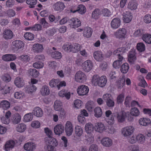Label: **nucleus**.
<instances>
[{
	"label": "nucleus",
	"mask_w": 151,
	"mask_h": 151,
	"mask_svg": "<svg viewBox=\"0 0 151 151\" xmlns=\"http://www.w3.org/2000/svg\"><path fill=\"white\" fill-rule=\"evenodd\" d=\"M107 80L105 76L99 77L98 75H94L92 79V83L95 86L98 85L101 87H103L106 84Z\"/></svg>",
	"instance_id": "f257e3e1"
},
{
	"label": "nucleus",
	"mask_w": 151,
	"mask_h": 151,
	"mask_svg": "<svg viewBox=\"0 0 151 151\" xmlns=\"http://www.w3.org/2000/svg\"><path fill=\"white\" fill-rule=\"evenodd\" d=\"M121 49H118L114 50L113 52L114 55H116L118 57V60H117L114 62L113 64V66L115 68H119L122 64V61L123 58V57L121 55L120 52Z\"/></svg>",
	"instance_id": "f03ea898"
},
{
	"label": "nucleus",
	"mask_w": 151,
	"mask_h": 151,
	"mask_svg": "<svg viewBox=\"0 0 151 151\" xmlns=\"http://www.w3.org/2000/svg\"><path fill=\"white\" fill-rule=\"evenodd\" d=\"M134 127L130 125L123 128L121 129V132L124 137H127L131 135L134 131Z\"/></svg>",
	"instance_id": "7ed1b4c3"
},
{
	"label": "nucleus",
	"mask_w": 151,
	"mask_h": 151,
	"mask_svg": "<svg viewBox=\"0 0 151 151\" xmlns=\"http://www.w3.org/2000/svg\"><path fill=\"white\" fill-rule=\"evenodd\" d=\"M127 33V31L124 28H120L114 33L116 37L119 39L124 38Z\"/></svg>",
	"instance_id": "20e7f679"
},
{
	"label": "nucleus",
	"mask_w": 151,
	"mask_h": 151,
	"mask_svg": "<svg viewBox=\"0 0 151 151\" xmlns=\"http://www.w3.org/2000/svg\"><path fill=\"white\" fill-rule=\"evenodd\" d=\"M83 69L85 72H88L90 71L92 68L93 64L90 60H87L82 64Z\"/></svg>",
	"instance_id": "39448f33"
},
{
	"label": "nucleus",
	"mask_w": 151,
	"mask_h": 151,
	"mask_svg": "<svg viewBox=\"0 0 151 151\" xmlns=\"http://www.w3.org/2000/svg\"><path fill=\"white\" fill-rule=\"evenodd\" d=\"M68 22L70 27L75 28L80 26L81 22L80 20L76 18H72L68 20Z\"/></svg>",
	"instance_id": "423d86ee"
},
{
	"label": "nucleus",
	"mask_w": 151,
	"mask_h": 151,
	"mask_svg": "<svg viewBox=\"0 0 151 151\" xmlns=\"http://www.w3.org/2000/svg\"><path fill=\"white\" fill-rule=\"evenodd\" d=\"M127 114L124 111H122L115 114L114 116L116 117L118 121L120 123L124 122L127 117Z\"/></svg>",
	"instance_id": "0eeeda50"
},
{
	"label": "nucleus",
	"mask_w": 151,
	"mask_h": 151,
	"mask_svg": "<svg viewBox=\"0 0 151 151\" xmlns=\"http://www.w3.org/2000/svg\"><path fill=\"white\" fill-rule=\"evenodd\" d=\"M36 144L31 142L25 143L23 146V148L27 151H33L36 149Z\"/></svg>",
	"instance_id": "6e6552de"
},
{
	"label": "nucleus",
	"mask_w": 151,
	"mask_h": 151,
	"mask_svg": "<svg viewBox=\"0 0 151 151\" xmlns=\"http://www.w3.org/2000/svg\"><path fill=\"white\" fill-rule=\"evenodd\" d=\"M12 45L14 49L18 50L24 47V44L22 41L19 40H16L12 42Z\"/></svg>",
	"instance_id": "1a4fd4ad"
},
{
	"label": "nucleus",
	"mask_w": 151,
	"mask_h": 151,
	"mask_svg": "<svg viewBox=\"0 0 151 151\" xmlns=\"http://www.w3.org/2000/svg\"><path fill=\"white\" fill-rule=\"evenodd\" d=\"M75 79L78 82L82 83L86 79V76L85 74L81 71H78L76 73Z\"/></svg>",
	"instance_id": "9d476101"
},
{
	"label": "nucleus",
	"mask_w": 151,
	"mask_h": 151,
	"mask_svg": "<svg viewBox=\"0 0 151 151\" xmlns=\"http://www.w3.org/2000/svg\"><path fill=\"white\" fill-rule=\"evenodd\" d=\"M65 130L66 134L68 136L72 135L73 131V127L72 123L69 121L66 122L65 126Z\"/></svg>",
	"instance_id": "9b49d317"
},
{
	"label": "nucleus",
	"mask_w": 151,
	"mask_h": 151,
	"mask_svg": "<svg viewBox=\"0 0 151 151\" xmlns=\"http://www.w3.org/2000/svg\"><path fill=\"white\" fill-rule=\"evenodd\" d=\"M89 88L85 85H81L78 87L77 89L78 93L80 95H86L88 92Z\"/></svg>",
	"instance_id": "f8f14e48"
},
{
	"label": "nucleus",
	"mask_w": 151,
	"mask_h": 151,
	"mask_svg": "<svg viewBox=\"0 0 151 151\" xmlns=\"http://www.w3.org/2000/svg\"><path fill=\"white\" fill-rule=\"evenodd\" d=\"M121 23V21L120 18L118 17L115 18L111 22V27L113 29H116L120 27Z\"/></svg>",
	"instance_id": "ddd939ff"
},
{
	"label": "nucleus",
	"mask_w": 151,
	"mask_h": 151,
	"mask_svg": "<svg viewBox=\"0 0 151 151\" xmlns=\"http://www.w3.org/2000/svg\"><path fill=\"white\" fill-rule=\"evenodd\" d=\"M94 128L96 131L100 133L102 132L106 129L104 124L101 122L96 123Z\"/></svg>",
	"instance_id": "4468645a"
},
{
	"label": "nucleus",
	"mask_w": 151,
	"mask_h": 151,
	"mask_svg": "<svg viewBox=\"0 0 151 151\" xmlns=\"http://www.w3.org/2000/svg\"><path fill=\"white\" fill-rule=\"evenodd\" d=\"M13 36V33L11 30L5 29L4 30L3 33V37L5 40L11 39L12 38Z\"/></svg>",
	"instance_id": "2eb2a0df"
},
{
	"label": "nucleus",
	"mask_w": 151,
	"mask_h": 151,
	"mask_svg": "<svg viewBox=\"0 0 151 151\" xmlns=\"http://www.w3.org/2000/svg\"><path fill=\"white\" fill-rule=\"evenodd\" d=\"M54 130L56 134L60 135L64 132V128L62 124H58L54 127Z\"/></svg>",
	"instance_id": "dca6fc26"
},
{
	"label": "nucleus",
	"mask_w": 151,
	"mask_h": 151,
	"mask_svg": "<svg viewBox=\"0 0 151 151\" xmlns=\"http://www.w3.org/2000/svg\"><path fill=\"white\" fill-rule=\"evenodd\" d=\"M14 83L16 86L18 88L22 87L25 84L23 79L19 77H17L15 78Z\"/></svg>",
	"instance_id": "f3484780"
},
{
	"label": "nucleus",
	"mask_w": 151,
	"mask_h": 151,
	"mask_svg": "<svg viewBox=\"0 0 151 151\" xmlns=\"http://www.w3.org/2000/svg\"><path fill=\"white\" fill-rule=\"evenodd\" d=\"M65 7V6L64 4L61 1L58 2L53 5L54 9L57 11H62L63 10Z\"/></svg>",
	"instance_id": "a211bd4d"
},
{
	"label": "nucleus",
	"mask_w": 151,
	"mask_h": 151,
	"mask_svg": "<svg viewBox=\"0 0 151 151\" xmlns=\"http://www.w3.org/2000/svg\"><path fill=\"white\" fill-rule=\"evenodd\" d=\"M101 143L103 146L106 147H109L112 144V140L108 137L102 139L101 140Z\"/></svg>",
	"instance_id": "6ab92c4d"
},
{
	"label": "nucleus",
	"mask_w": 151,
	"mask_h": 151,
	"mask_svg": "<svg viewBox=\"0 0 151 151\" xmlns=\"http://www.w3.org/2000/svg\"><path fill=\"white\" fill-rule=\"evenodd\" d=\"M93 57L97 61H101L103 60L104 55L102 52L99 51L94 52L93 54Z\"/></svg>",
	"instance_id": "aec40b11"
},
{
	"label": "nucleus",
	"mask_w": 151,
	"mask_h": 151,
	"mask_svg": "<svg viewBox=\"0 0 151 151\" xmlns=\"http://www.w3.org/2000/svg\"><path fill=\"white\" fill-rule=\"evenodd\" d=\"M32 50L34 52L38 53L41 52L43 50V48L42 44L37 43L33 45Z\"/></svg>",
	"instance_id": "412c9836"
},
{
	"label": "nucleus",
	"mask_w": 151,
	"mask_h": 151,
	"mask_svg": "<svg viewBox=\"0 0 151 151\" xmlns=\"http://www.w3.org/2000/svg\"><path fill=\"white\" fill-rule=\"evenodd\" d=\"M16 59V57L13 54H7L2 56V59L4 61H13Z\"/></svg>",
	"instance_id": "4be33fe9"
},
{
	"label": "nucleus",
	"mask_w": 151,
	"mask_h": 151,
	"mask_svg": "<svg viewBox=\"0 0 151 151\" xmlns=\"http://www.w3.org/2000/svg\"><path fill=\"white\" fill-rule=\"evenodd\" d=\"M86 11V9L85 7L82 4L79 5L77 7V9L74 11H71L73 13H75L76 12H78L80 14H84Z\"/></svg>",
	"instance_id": "5701e85b"
},
{
	"label": "nucleus",
	"mask_w": 151,
	"mask_h": 151,
	"mask_svg": "<svg viewBox=\"0 0 151 151\" xmlns=\"http://www.w3.org/2000/svg\"><path fill=\"white\" fill-rule=\"evenodd\" d=\"M15 145V142L13 140H9L5 143L4 149L6 151H8L10 149L13 148Z\"/></svg>",
	"instance_id": "b1692460"
},
{
	"label": "nucleus",
	"mask_w": 151,
	"mask_h": 151,
	"mask_svg": "<svg viewBox=\"0 0 151 151\" xmlns=\"http://www.w3.org/2000/svg\"><path fill=\"white\" fill-rule=\"evenodd\" d=\"M32 114L37 117H41L43 114L42 109L38 107L35 108L32 111Z\"/></svg>",
	"instance_id": "393cba45"
},
{
	"label": "nucleus",
	"mask_w": 151,
	"mask_h": 151,
	"mask_svg": "<svg viewBox=\"0 0 151 151\" xmlns=\"http://www.w3.org/2000/svg\"><path fill=\"white\" fill-rule=\"evenodd\" d=\"M137 142L139 144H144L146 142L145 136L141 133L137 135Z\"/></svg>",
	"instance_id": "a878e982"
},
{
	"label": "nucleus",
	"mask_w": 151,
	"mask_h": 151,
	"mask_svg": "<svg viewBox=\"0 0 151 151\" xmlns=\"http://www.w3.org/2000/svg\"><path fill=\"white\" fill-rule=\"evenodd\" d=\"M75 137H80L83 133L82 128L79 126H77L75 128Z\"/></svg>",
	"instance_id": "bb28decb"
},
{
	"label": "nucleus",
	"mask_w": 151,
	"mask_h": 151,
	"mask_svg": "<svg viewBox=\"0 0 151 151\" xmlns=\"http://www.w3.org/2000/svg\"><path fill=\"white\" fill-rule=\"evenodd\" d=\"M37 88L35 86L30 85L27 86L24 88V90L27 93H32L36 90Z\"/></svg>",
	"instance_id": "cd10ccee"
},
{
	"label": "nucleus",
	"mask_w": 151,
	"mask_h": 151,
	"mask_svg": "<svg viewBox=\"0 0 151 151\" xmlns=\"http://www.w3.org/2000/svg\"><path fill=\"white\" fill-rule=\"evenodd\" d=\"M123 16L124 22L126 23H128L130 22L132 19V15L129 12H127L126 13L124 14Z\"/></svg>",
	"instance_id": "c85d7f7f"
},
{
	"label": "nucleus",
	"mask_w": 151,
	"mask_h": 151,
	"mask_svg": "<svg viewBox=\"0 0 151 151\" xmlns=\"http://www.w3.org/2000/svg\"><path fill=\"white\" fill-rule=\"evenodd\" d=\"M85 129L87 133L90 134L93 132L94 127L91 123H88L86 124L85 125Z\"/></svg>",
	"instance_id": "c756f323"
},
{
	"label": "nucleus",
	"mask_w": 151,
	"mask_h": 151,
	"mask_svg": "<svg viewBox=\"0 0 151 151\" xmlns=\"http://www.w3.org/2000/svg\"><path fill=\"white\" fill-rule=\"evenodd\" d=\"M28 73L29 76L33 77L36 78L39 75V72L35 69L30 68L28 70Z\"/></svg>",
	"instance_id": "7c9ffc66"
},
{
	"label": "nucleus",
	"mask_w": 151,
	"mask_h": 151,
	"mask_svg": "<svg viewBox=\"0 0 151 151\" xmlns=\"http://www.w3.org/2000/svg\"><path fill=\"white\" fill-rule=\"evenodd\" d=\"M101 14V11L100 10L98 9H96L92 13V17L95 19H98Z\"/></svg>",
	"instance_id": "2f4dec72"
},
{
	"label": "nucleus",
	"mask_w": 151,
	"mask_h": 151,
	"mask_svg": "<svg viewBox=\"0 0 151 151\" xmlns=\"http://www.w3.org/2000/svg\"><path fill=\"white\" fill-rule=\"evenodd\" d=\"M143 40L146 43L151 44V35L149 34H145L142 36Z\"/></svg>",
	"instance_id": "473e14b6"
},
{
	"label": "nucleus",
	"mask_w": 151,
	"mask_h": 151,
	"mask_svg": "<svg viewBox=\"0 0 151 151\" xmlns=\"http://www.w3.org/2000/svg\"><path fill=\"white\" fill-rule=\"evenodd\" d=\"M92 29L90 27H86L84 29L83 31V35L87 37H90L92 34Z\"/></svg>",
	"instance_id": "72a5a7b5"
},
{
	"label": "nucleus",
	"mask_w": 151,
	"mask_h": 151,
	"mask_svg": "<svg viewBox=\"0 0 151 151\" xmlns=\"http://www.w3.org/2000/svg\"><path fill=\"white\" fill-rule=\"evenodd\" d=\"M139 122L141 125L143 126H147L148 124H150V120L149 118H143L140 119Z\"/></svg>",
	"instance_id": "f704fd0d"
},
{
	"label": "nucleus",
	"mask_w": 151,
	"mask_h": 151,
	"mask_svg": "<svg viewBox=\"0 0 151 151\" xmlns=\"http://www.w3.org/2000/svg\"><path fill=\"white\" fill-rule=\"evenodd\" d=\"M21 119V116L18 114H14L11 119L14 124L19 123L20 122Z\"/></svg>",
	"instance_id": "c9c22d12"
},
{
	"label": "nucleus",
	"mask_w": 151,
	"mask_h": 151,
	"mask_svg": "<svg viewBox=\"0 0 151 151\" xmlns=\"http://www.w3.org/2000/svg\"><path fill=\"white\" fill-rule=\"evenodd\" d=\"M42 95L43 96L48 95L50 93L48 87L46 85L43 86L40 91Z\"/></svg>",
	"instance_id": "e433bc0d"
},
{
	"label": "nucleus",
	"mask_w": 151,
	"mask_h": 151,
	"mask_svg": "<svg viewBox=\"0 0 151 151\" xmlns=\"http://www.w3.org/2000/svg\"><path fill=\"white\" fill-rule=\"evenodd\" d=\"M94 116L96 118L101 117L102 114V110L100 107H97L94 109Z\"/></svg>",
	"instance_id": "4c0bfd02"
},
{
	"label": "nucleus",
	"mask_w": 151,
	"mask_h": 151,
	"mask_svg": "<svg viewBox=\"0 0 151 151\" xmlns=\"http://www.w3.org/2000/svg\"><path fill=\"white\" fill-rule=\"evenodd\" d=\"M26 129V126L24 123H20L18 124L16 127V130L19 132H24Z\"/></svg>",
	"instance_id": "58836bf2"
},
{
	"label": "nucleus",
	"mask_w": 151,
	"mask_h": 151,
	"mask_svg": "<svg viewBox=\"0 0 151 151\" xmlns=\"http://www.w3.org/2000/svg\"><path fill=\"white\" fill-rule=\"evenodd\" d=\"M137 4L135 1H131L129 3L127 7L132 10H135L137 9Z\"/></svg>",
	"instance_id": "ea45409f"
},
{
	"label": "nucleus",
	"mask_w": 151,
	"mask_h": 151,
	"mask_svg": "<svg viewBox=\"0 0 151 151\" xmlns=\"http://www.w3.org/2000/svg\"><path fill=\"white\" fill-rule=\"evenodd\" d=\"M10 106V103L8 101L3 100L1 101V108L4 110L8 109Z\"/></svg>",
	"instance_id": "a19ab883"
},
{
	"label": "nucleus",
	"mask_w": 151,
	"mask_h": 151,
	"mask_svg": "<svg viewBox=\"0 0 151 151\" xmlns=\"http://www.w3.org/2000/svg\"><path fill=\"white\" fill-rule=\"evenodd\" d=\"M62 103L59 100H56L55 102L54 105V109L56 111H60L61 109Z\"/></svg>",
	"instance_id": "79ce46f5"
},
{
	"label": "nucleus",
	"mask_w": 151,
	"mask_h": 151,
	"mask_svg": "<svg viewBox=\"0 0 151 151\" xmlns=\"http://www.w3.org/2000/svg\"><path fill=\"white\" fill-rule=\"evenodd\" d=\"M51 56L55 59H60L62 57V55L60 52L57 51H54L51 53Z\"/></svg>",
	"instance_id": "37998d69"
},
{
	"label": "nucleus",
	"mask_w": 151,
	"mask_h": 151,
	"mask_svg": "<svg viewBox=\"0 0 151 151\" xmlns=\"http://www.w3.org/2000/svg\"><path fill=\"white\" fill-rule=\"evenodd\" d=\"M129 69V66L127 63H125L123 64L121 68V71L122 73H126L128 71Z\"/></svg>",
	"instance_id": "c03bdc74"
},
{
	"label": "nucleus",
	"mask_w": 151,
	"mask_h": 151,
	"mask_svg": "<svg viewBox=\"0 0 151 151\" xmlns=\"http://www.w3.org/2000/svg\"><path fill=\"white\" fill-rule=\"evenodd\" d=\"M128 61L131 63L132 62L136 60L135 53L134 51H130L128 55Z\"/></svg>",
	"instance_id": "a18cd8bd"
},
{
	"label": "nucleus",
	"mask_w": 151,
	"mask_h": 151,
	"mask_svg": "<svg viewBox=\"0 0 151 151\" xmlns=\"http://www.w3.org/2000/svg\"><path fill=\"white\" fill-rule=\"evenodd\" d=\"M48 143L52 146L56 147L58 145V142L57 140L55 138L51 137V138L46 139Z\"/></svg>",
	"instance_id": "49530a36"
},
{
	"label": "nucleus",
	"mask_w": 151,
	"mask_h": 151,
	"mask_svg": "<svg viewBox=\"0 0 151 151\" xmlns=\"http://www.w3.org/2000/svg\"><path fill=\"white\" fill-rule=\"evenodd\" d=\"M94 107V104L93 101H88L86 104V108L87 110L91 111Z\"/></svg>",
	"instance_id": "de8ad7c7"
},
{
	"label": "nucleus",
	"mask_w": 151,
	"mask_h": 151,
	"mask_svg": "<svg viewBox=\"0 0 151 151\" xmlns=\"http://www.w3.org/2000/svg\"><path fill=\"white\" fill-rule=\"evenodd\" d=\"M33 115L32 113H29L25 114L24 117V121L25 122L31 121L33 118Z\"/></svg>",
	"instance_id": "09e8293b"
},
{
	"label": "nucleus",
	"mask_w": 151,
	"mask_h": 151,
	"mask_svg": "<svg viewBox=\"0 0 151 151\" xmlns=\"http://www.w3.org/2000/svg\"><path fill=\"white\" fill-rule=\"evenodd\" d=\"M81 46L78 43H75L72 45L71 51L73 52H76L80 51Z\"/></svg>",
	"instance_id": "8fccbe9b"
},
{
	"label": "nucleus",
	"mask_w": 151,
	"mask_h": 151,
	"mask_svg": "<svg viewBox=\"0 0 151 151\" xmlns=\"http://www.w3.org/2000/svg\"><path fill=\"white\" fill-rule=\"evenodd\" d=\"M130 114L132 116H137L139 114V111L137 108L134 107L131 109Z\"/></svg>",
	"instance_id": "3c124183"
},
{
	"label": "nucleus",
	"mask_w": 151,
	"mask_h": 151,
	"mask_svg": "<svg viewBox=\"0 0 151 151\" xmlns=\"http://www.w3.org/2000/svg\"><path fill=\"white\" fill-rule=\"evenodd\" d=\"M101 14L106 17H109L111 15L110 11L107 8H104L102 10Z\"/></svg>",
	"instance_id": "603ef678"
},
{
	"label": "nucleus",
	"mask_w": 151,
	"mask_h": 151,
	"mask_svg": "<svg viewBox=\"0 0 151 151\" xmlns=\"http://www.w3.org/2000/svg\"><path fill=\"white\" fill-rule=\"evenodd\" d=\"M26 2L27 4L29 5V7L33 8L37 4V0H26Z\"/></svg>",
	"instance_id": "864d4df0"
},
{
	"label": "nucleus",
	"mask_w": 151,
	"mask_h": 151,
	"mask_svg": "<svg viewBox=\"0 0 151 151\" xmlns=\"http://www.w3.org/2000/svg\"><path fill=\"white\" fill-rule=\"evenodd\" d=\"M19 59L24 62H27L29 61L30 58L28 55H23L19 57Z\"/></svg>",
	"instance_id": "5fc2aeb1"
},
{
	"label": "nucleus",
	"mask_w": 151,
	"mask_h": 151,
	"mask_svg": "<svg viewBox=\"0 0 151 151\" xmlns=\"http://www.w3.org/2000/svg\"><path fill=\"white\" fill-rule=\"evenodd\" d=\"M137 48L139 51L143 52L145 50V46L143 43L140 42L137 44Z\"/></svg>",
	"instance_id": "6e6d98bb"
},
{
	"label": "nucleus",
	"mask_w": 151,
	"mask_h": 151,
	"mask_svg": "<svg viewBox=\"0 0 151 151\" xmlns=\"http://www.w3.org/2000/svg\"><path fill=\"white\" fill-rule=\"evenodd\" d=\"M59 83L58 79H53L51 80L49 83V85L52 87H53L57 86V87L58 84Z\"/></svg>",
	"instance_id": "4d7b16f0"
},
{
	"label": "nucleus",
	"mask_w": 151,
	"mask_h": 151,
	"mask_svg": "<svg viewBox=\"0 0 151 151\" xmlns=\"http://www.w3.org/2000/svg\"><path fill=\"white\" fill-rule=\"evenodd\" d=\"M43 63L41 62H36L33 64V66L36 68H41L43 67Z\"/></svg>",
	"instance_id": "13d9d810"
},
{
	"label": "nucleus",
	"mask_w": 151,
	"mask_h": 151,
	"mask_svg": "<svg viewBox=\"0 0 151 151\" xmlns=\"http://www.w3.org/2000/svg\"><path fill=\"white\" fill-rule=\"evenodd\" d=\"M11 86L8 85H5V86H3L1 90H3L5 94L9 93L10 91L12 89Z\"/></svg>",
	"instance_id": "bf43d9fd"
},
{
	"label": "nucleus",
	"mask_w": 151,
	"mask_h": 151,
	"mask_svg": "<svg viewBox=\"0 0 151 151\" xmlns=\"http://www.w3.org/2000/svg\"><path fill=\"white\" fill-rule=\"evenodd\" d=\"M14 96L16 99H21L24 96V93L21 91L16 92L14 93Z\"/></svg>",
	"instance_id": "052dcab7"
},
{
	"label": "nucleus",
	"mask_w": 151,
	"mask_h": 151,
	"mask_svg": "<svg viewBox=\"0 0 151 151\" xmlns=\"http://www.w3.org/2000/svg\"><path fill=\"white\" fill-rule=\"evenodd\" d=\"M44 130L45 133L48 136L45 138L46 140V139H48L52 137V132L50 129L48 128H45L44 129Z\"/></svg>",
	"instance_id": "680f3d73"
},
{
	"label": "nucleus",
	"mask_w": 151,
	"mask_h": 151,
	"mask_svg": "<svg viewBox=\"0 0 151 151\" xmlns=\"http://www.w3.org/2000/svg\"><path fill=\"white\" fill-rule=\"evenodd\" d=\"M24 38L27 40H32L34 38L33 35L30 32H27L24 35Z\"/></svg>",
	"instance_id": "e2e57ef3"
},
{
	"label": "nucleus",
	"mask_w": 151,
	"mask_h": 151,
	"mask_svg": "<svg viewBox=\"0 0 151 151\" xmlns=\"http://www.w3.org/2000/svg\"><path fill=\"white\" fill-rule=\"evenodd\" d=\"M56 32V29L54 28H52L48 29L46 31V33L48 35L52 36Z\"/></svg>",
	"instance_id": "0e129e2a"
},
{
	"label": "nucleus",
	"mask_w": 151,
	"mask_h": 151,
	"mask_svg": "<svg viewBox=\"0 0 151 151\" xmlns=\"http://www.w3.org/2000/svg\"><path fill=\"white\" fill-rule=\"evenodd\" d=\"M137 142V135H133L128 139V142L130 144H134Z\"/></svg>",
	"instance_id": "69168bd1"
},
{
	"label": "nucleus",
	"mask_w": 151,
	"mask_h": 151,
	"mask_svg": "<svg viewBox=\"0 0 151 151\" xmlns=\"http://www.w3.org/2000/svg\"><path fill=\"white\" fill-rule=\"evenodd\" d=\"M144 21L146 23H149L151 22V15L147 14L143 18Z\"/></svg>",
	"instance_id": "338daca9"
},
{
	"label": "nucleus",
	"mask_w": 151,
	"mask_h": 151,
	"mask_svg": "<svg viewBox=\"0 0 151 151\" xmlns=\"http://www.w3.org/2000/svg\"><path fill=\"white\" fill-rule=\"evenodd\" d=\"M1 79L4 81L8 82L11 80V77L9 74H6L2 77Z\"/></svg>",
	"instance_id": "774afa93"
}]
</instances>
